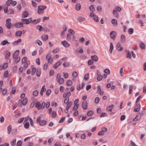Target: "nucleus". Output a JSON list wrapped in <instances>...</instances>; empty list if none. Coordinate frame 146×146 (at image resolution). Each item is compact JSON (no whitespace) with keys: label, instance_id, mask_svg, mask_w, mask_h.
I'll return each instance as SVG.
<instances>
[{"label":"nucleus","instance_id":"8","mask_svg":"<svg viewBox=\"0 0 146 146\" xmlns=\"http://www.w3.org/2000/svg\"><path fill=\"white\" fill-rule=\"evenodd\" d=\"M82 107L84 109H86L87 108V103L86 101H84L82 102Z\"/></svg>","mask_w":146,"mask_h":146},{"label":"nucleus","instance_id":"29","mask_svg":"<svg viewBox=\"0 0 146 146\" xmlns=\"http://www.w3.org/2000/svg\"><path fill=\"white\" fill-rule=\"evenodd\" d=\"M89 8L90 11L92 12L94 11L95 10V8L94 6L93 5H91L89 7Z\"/></svg>","mask_w":146,"mask_h":146},{"label":"nucleus","instance_id":"57","mask_svg":"<svg viewBox=\"0 0 146 146\" xmlns=\"http://www.w3.org/2000/svg\"><path fill=\"white\" fill-rule=\"evenodd\" d=\"M2 94L3 95L5 94L7 92V90L6 89H4L2 91Z\"/></svg>","mask_w":146,"mask_h":146},{"label":"nucleus","instance_id":"38","mask_svg":"<svg viewBox=\"0 0 146 146\" xmlns=\"http://www.w3.org/2000/svg\"><path fill=\"white\" fill-rule=\"evenodd\" d=\"M16 139H14L13 141H11V146H13L15 145L16 143Z\"/></svg>","mask_w":146,"mask_h":146},{"label":"nucleus","instance_id":"63","mask_svg":"<svg viewBox=\"0 0 146 146\" xmlns=\"http://www.w3.org/2000/svg\"><path fill=\"white\" fill-rule=\"evenodd\" d=\"M99 100H100V99H99V98L98 97H96L95 99V103L96 104H98L99 102Z\"/></svg>","mask_w":146,"mask_h":146},{"label":"nucleus","instance_id":"35","mask_svg":"<svg viewBox=\"0 0 146 146\" xmlns=\"http://www.w3.org/2000/svg\"><path fill=\"white\" fill-rule=\"evenodd\" d=\"M46 121L44 120H42L39 123V124L41 125H44L46 124Z\"/></svg>","mask_w":146,"mask_h":146},{"label":"nucleus","instance_id":"46","mask_svg":"<svg viewBox=\"0 0 146 146\" xmlns=\"http://www.w3.org/2000/svg\"><path fill=\"white\" fill-rule=\"evenodd\" d=\"M78 75L76 71L74 72L72 74V76L73 78L76 77Z\"/></svg>","mask_w":146,"mask_h":146},{"label":"nucleus","instance_id":"61","mask_svg":"<svg viewBox=\"0 0 146 146\" xmlns=\"http://www.w3.org/2000/svg\"><path fill=\"white\" fill-rule=\"evenodd\" d=\"M27 60V58L26 57H25L23 58V59L22 60V62L23 63H24L26 62Z\"/></svg>","mask_w":146,"mask_h":146},{"label":"nucleus","instance_id":"22","mask_svg":"<svg viewBox=\"0 0 146 146\" xmlns=\"http://www.w3.org/2000/svg\"><path fill=\"white\" fill-rule=\"evenodd\" d=\"M92 59L95 62H97L98 60V58L96 55H94L91 56Z\"/></svg>","mask_w":146,"mask_h":146},{"label":"nucleus","instance_id":"49","mask_svg":"<svg viewBox=\"0 0 146 146\" xmlns=\"http://www.w3.org/2000/svg\"><path fill=\"white\" fill-rule=\"evenodd\" d=\"M68 32L72 35H74V31L71 29H69L68 31Z\"/></svg>","mask_w":146,"mask_h":146},{"label":"nucleus","instance_id":"10","mask_svg":"<svg viewBox=\"0 0 146 146\" xmlns=\"http://www.w3.org/2000/svg\"><path fill=\"white\" fill-rule=\"evenodd\" d=\"M126 52L127 53L126 57L129 59H131V53L129 50H126Z\"/></svg>","mask_w":146,"mask_h":146},{"label":"nucleus","instance_id":"32","mask_svg":"<svg viewBox=\"0 0 146 146\" xmlns=\"http://www.w3.org/2000/svg\"><path fill=\"white\" fill-rule=\"evenodd\" d=\"M27 99L26 98H25L23 100L22 104L24 106H25L27 104Z\"/></svg>","mask_w":146,"mask_h":146},{"label":"nucleus","instance_id":"11","mask_svg":"<svg viewBox=\"0 0 146 146\" xmlns=\"http://www.w3.org/2000/svg\"><path fill=\"white\" fill-rule=\"evenodd\" d=\"M141 116H140L139 114L138 113L136 115V117L133 119V121H138L140 119Z\"/></svg>","mask_w":146,"mask_h":146},{"label":"nucleus","instance_id":"12","mask_svg":"<svg viewBox=\"0 0 146 146\" xmlns=\"http://www.w3.org/2000/svg\"><path fill=\"white\" fill-rule=\"evenodd\" d=\"M62 63L61 61H59L55 63L53 67L54 68L56 69L58 66L60 65Z\"/></svg>","mask_w":146,"mask_h":146},{"label":"nucleus","instance_id":"21","mask_svg":"<svg viewBox=\"0 0 146 146\" xmlns=\"http://www.w3.org/2000/svg\"><path fill=\"white\" fill-rule=\"evenodd\" d=\"M113 107V104L111 105L110 106H108L107 108V111L111 112L112 111V108Z\"/></svg>","mask_w":146,"mask_h":146},{"label":"nucleus","instance_id":"43","mask_svg":"<svg viewBox=\"0 0 146 146\" xmlns=\"http://www.w3.org/2000/svg\"><path fill=\"white\" fill-rule=\"evenodd\" d=\"M69 63L67 62H65L63 63V65L64 67H66L69 65Z\"/></svg>","mask_w":146,"mask_h":146},{"label":"nucleus","instance_id":"56","mask_svg":"<svg viewBox=\"0 0 146 146\" xmlns=\"http://www.w3.org/2000/svg\"><path fill=\"white\" fill-rule=\"evenodd\" d=\"M107 116V114L105 112H103L100 115V117H106Z\"/></svg>","mask_w":146,"mask_h":146},{"label":"nucleus","instance_id":"62","mask_svg":"<svg viewBox=\"0 0 146 146\" xmlns=\"http://www.w3.org/2000/svg\"><path fill=\"white\" fill-rule=\"evenodd\" d=\"M36 42L39 46H41L42 45L41 41L39 40H37L36 41Z\"/></svg>","mask_w":146,"mask_h":146},{"label":"nucleus","instance_id":"5","mask_svg":"<svg viewBox=\"0 0 146 146\" xmlns=\"http://www.w3.org/2000/svg\"><path fill=\"white\" fill-rule=\"evenodd\" d=\"M116 35V33L114 31H112L110 33V37L113 40H114Z\"/></svg>","mask_w":146,"mask_h":146},{"label":"nucleus","instance_id":"24","mask_svg":"<svg viewBox=\"0 0 146 146\" xmlns=\"http://www.w3.org/2000/svg\"><path fill=\"white\" fill-rule=\"evenodd\" d=\"M81 7V5L80 3L77 4L75 6V9L77 11L79 10Z\"/></svg>","mask_w":146,"mask_h":146},{"label":"nucleus","instance_id":"28","mask_svg":"<svg viewBox=\"0 0 146 146\" xmlns=\"http://www.w3.org/2000/svg\"><path fill=\"white\" fill-rule=\"evenodd\" d=\"M111 23L115 26H116L117 25V22L116 20L113 19L111 20Z\"/></svg>","mask_w":146,"mask_h":146},{"label":"nucleus","instance_id":"64","mask_svg":"<svg viewBox=\"0 0 146 146\" xmlns=\"http://www.w3.org/2000/svg\"><path fill=\"white\" fill-rule=\"evenodd\" d=\"M36 71V69L35 68H33L32 70L31 73L33 75L34 74Z\"/></svg>","mask_w":146,"mask_h":146},{"label":"nucleus","instance_id":"9","mask_svg":"<svg viewBox=\"0 0 146 146\" xmlns=\"http://www.w3.org/2000/svg\"><path fill=\"white\" fill-rule=\"evenodd\" d=\"M97 88H98V90H97L98 93H99L100 94V95H102L104 94V92L103 91H102V89L100 88V86H98L97 87Z\"/></svg>","mask_w":146,"mask_h":146},{"label":"nucleus","instance_id":"13","mask_svg":"<svg viewBox=\"0 0 146 146\" xmlns=\"http://www.w3.org/2000/svg\"><path fill=\"white\" fill-rule=\"evenodd\" d=\"M29 15V13L27 11H24L22 14V17L26 18Z\"/></svg>","mask_w":146,"mask_h":146},{"label":"nucleus","instance_id":"39","mask_svg":"<svg viewBox=\"0 0 146 146\" xmlns=\"http://www.w3.org/2000/svg\"><path fill=\"white\" fill-rule=\"evenodd\" d=\"M128 33L129 34H132L133 33V29L132 28H130L128 31Z\"/></svg>","mask_w":146,"mask_h":146},{"label":"nucleus","instance_id":"26","mask_svg":"<svg viewBox=\"0 0 146 146\" xmlns=\"http://www.w3.org/2000/svg\"><path fill=\"white\" fill-rule=\"evenodd\" d=\"M113 49V45L112 42L110 43L109 51L110 53L111 54L112 52V50Z\"/></svg>","mask_w":146,"mask_h":146},{"label":"nucleus","instance_id":"2","mask_svg":"<svg viewBox=\"0 0 146 146\" xmlns=\"http://www.w3.org/2000/svg\"><path fill=\"white\" fill-rule=\"evenodd\" d=\"M32 19V18H30L29 19H22L21 21L23 22L24 24H28L31 21Z\"/></svg>","mask_w":146,"mask_h":146},{"label":"nucleus","instance_id":"4","mask_svg":"<svg viewBox=\"0 0 146 146\" xmlns=\"http://www.w3.org/2000/svg\"><path fill=\"white\" fill-rule=\"evenodd\" d=\"M61 43L65 47H69L70 45V44L68 43L67 41L66 40L62 41L61 42Z\"/></svg>","mask_w":146,"mask_h":146},{"label":"nucleus","instance_id":"55","mask_svg":"<svg viewBox=\"0 0 146 146\" xmlns=\"http://www.w3.org/2000/svg\"><path fill=\"white\" fill-rule=\"evenodd\" d=\"M8 64L7 63H5L3 66V69H5L8 66Z\"/></svg>","mask_w":146,"mask_h":146},{"label":"nucleus","instance_id":"58","mask_svg":"<svg viewBox=\"0 0 146 146\" xmlns=\"http://www.w3.org/2000/svg\"><path fill=\"white\" fill-rule=\"evenodd\" d=\"M103 78V76L101 75H100L98 76L97 78V79L98 81L101 80Z\"/></svg>","mask_w":146,"mask_h":146},{"label":"nucleus","instance_id":"42","mask_svg":"<svg viewBox=\"0 0 146 146\" xmlns=\"http://www.w3.org/2000/svg\"><path fill=\"white\" fill-rule=\"evenodd\" d=\"M98 18V16L96 15H95L93 17V19L96 22H98L99 21Z\"/></svg>","mask_w":146,"mask_h":146},{"label":"nucleus","instance_id":"36","mask_svg":"<svg viewBox=\"0 0 146 146\" xmlns=\"http://www.w3.org/2000/svg\"><path fill=\"white\" fill-rule=\"evenodd\" d=\"M11 24L10 22H7L6 24V27L8 29H10L11 28Z\"/></svg>","mask_w":146,"mask_h":146},{"label":"nucleus","instance_id":"23","mask_svg":"<svg viewBox=\"0 0 146 146\" xmlns=\"http://www.w3.org/2000/svg\"><path fill=\"white\" fill-rule=\"evenodd\" d=\"M22 32L21 31H17L15 34L16 36L20 37L21 36Z\"/></svg>","mask_w":146,"mask_h":146},{"label":"nucleus","instance_id":"44","mask_svg":"<svg viewBox=\"0 0 146 146\" xmlns=\"http://www.w3.org/2000/svg\"><path fill=\"white\" fill-rule=\"evenodd\" d=\"M72 104V102H68L66 107V109H68L71 106Z\"/></svg>","mask_w":146,"mask_h":146},{"label":"nucleus","instance_id":"60","mask_svg":"<svg viewBox=\"0 0 146 146\" xmlns=\"http://www.w3.org/2000/svg\"><path fill=\"white\" fill-rule=\"evenodd\" d=\"M69 98L68 97H66L64 100V103L65 104H66L69 101Z\"/></svg>","mask_w":146,"mask_h":146},{"label":"nucleus","instance_id":"53","mask_svg":"<svg viewBox=\"0 0 146 146\" xmlns=\"http://www.w3.org/2000/svg\"><path fill=\"white\" fill-rule=\"evenodd\" d=\"M4 75L5 78H7L8 76L9 73L8 71H6L4 72Z\"/></svg>","mask_w":146,"mask_h":146},{"label":"nucleus","instance_id":"59","mask_svg":"<svg viewBox=\"0 0 146 146\" xmlns=\"http://www.w3.org/2000/svg\"><path fill=\"white\" fill-rule=\"evenodd\" d=\"M24 119V117H22L18 120V122L19 123H21L23 121Z\"/></svg>","mask_w":146,"mask_h":146},{"label":"nucleus","instance_id":"3","mask_svg":"<svg viewBox=\"0 0 146 146\" xmlns=\"http://www.w3.org/2000/svg\"><path fill=\"white\" fill-rule=\"evenodd\" d=\"M136 106L135 108L134 111L135 112H138L139 111L141 108V106L140 104H136Z\"/></svg>","mask_w":146,"mask_h":146},{"label":"nucleus","instance_id":"41","mask_svg":"<svg viewBox=\"0 0 146 146\" xmlns=\"http://www.w3.org/2000/svg\"><path fill=\"white\" fill-rule=\"evenodd\" d=\"M93 113V112L92 111L89 110V111L87 113V115L88 116H91Z\"/></svg>","mask_w":146,"mask_h":146},{"label":"nucleus","instance_id":"48","mask_svg":"<svg viewBox=\"0 0 146 146\" xmlns=\"http://www.w3.org/2000/svg\"><path fill=\"white\" fill-rule=\"evenodd\" d=\"M89 73L87 74H86L84 77V79L85 80H87L89 78Z\"/></svg>","mask_w":146,"mask_h":146},{"label":"nucleus","instance_id":"33","mask_svg":"<svg viewBox=\"0 0 146 146\" xmlns=\"http://www.w3.org/2000/svg\"><path fill=\"white\" fill-rule=\"evenodd\" d=\"M72 81L71 80H69L67 81L66 84L68 86H71L72 84Z\"/></svg>","mask_w":146,"mask_h":146},{"label":"nucleus","instance_id":"16","mask_svg":"<svg viewBox=\"0 0 146 146\" xmlns=\"http://www.w3.org/2000/svg\"><path fill=\"white\" fill-rule=\"evenodd\" d=\"M113 15L115 17L118 18L119 17V15L117 11L115 10H113Z\"/></svg>","mask_w":146,"mask_h":146},{"label":"nucleus","instance_id":"51","mask_svg":"<svg viewBox=\"0 0 146 146\" xmlns=\"http://www.w3.org/2000/svg\"><path fill=\"white\" fill-rule=\"evenodd\" d=\"M79 106L78 104L74 105V106L72 110L73 111L76 110L78 108Z\"/></svg>","mask_w":146,"mask_h":146},{"label":"nucleus","instance_id":"47","mask_svg":"<svg viewBox=\"0 0 146 146\" xmlns=\"http://www.w3.org/2000/svg\"><path fill=\"white\" fill-rule=\"evenodd\" d=\"M104 72L107 74H109L110 73V71L107 68L104 70Z\"/></svg>","mask_w":146,"mask_h":146},{"label":"nucleus","instance_id":"37","mask_svg":"<svg viewBox=\"0 0 146 146\" xmlns=\"http://www.w3.org/2000/svg\"><path fill=\"white\" fill-rule=\"evenodd\" d=\"M64 79L62 78H61L58 79V82L60 84H61L64 82Z\"/></svg>","mask_w":146,"mask_h":146},{"label":"nucleus","instance_id":"40","mask_svg":"<svg viewBox=\"0 0 146 146\" xmlns=\"http://www.w3.org/2000/svg\"><path fill=\"white\" fill-rule=\"evenodd\" d=\"M13 0H7L6 2V5L7 6H9L10 5V4L11 3Z\"/></svg>","mask_w":146,"mask_h":146},{"label":"nucleus","instance_id":"15","mask_svg":"<svg viewBox=\"0 0 146 146\" xmlns=\"http://www.w3.org/2000/svg\"><path fill=\"white\" fill-rule=\"evenodd\" d=\"M35 107L37 108L38 110L41 108V104L39 102H37L35 104Z\"/></svg>","mask_w":146,"mask_h":146},{"label":"nucleus","instance_id":"52","mask_svg":"<svg viewBox=\"0 0 146 146\" xmlns=\"http://www.w3.org/2000/svg\"><path fill=\"white\" fill-rule=\"evenodd\" d=\"M29 125H30L29 123L28 122H27L24 125V127L25 128L28 129L29 127Z\"/></svg>","mask_w":146,"mask_h":146},{"label":"nucleus","instance_id":"31","mask_svg":"<svg viewBox=\"0 0 146 146\" xmlns=\"http://www.w3.org/2000/svg\"><path fill=\"white\" fill-rule=\"evenodd\" d=\"M8 133L9 134L10 133L12 130V127L10 125H9L7 127Z\"/></svg>","mask_w":146,"mask_h":146},{"label":"nucleus","instance_id":"54","mask_svg":"<svg viewBox=\"0 0 146 146\" xmlns=\"http://www.w3.org/2000/svg\"><path fill=\"white\" fill-rule=\"evenodd\" d=\"M142 98V96L141 95L139 96L137 99L135 103L137 104L138 102L139 101L140 98Z\"/></svg>","mask_w":146,"mask_h":146},{"label":"nucleus","instance_id":"45","mask_svg":"<svg viewBox=\"0 0 146 146\" xmlns=\"http://www.w3.org/2000/svg\"><path fill=\"white\" fill-rule=\"evenodd\" d=\"M38 90H35L34 91L33 93V95L34 96H36L38 94Z\"/></svg>","mask_w":146,"mask_h":146},{"label":"nucleus","instance_id":"14","mask_svg":"<svg viewBox=\"0 0 146 146\" xmlns=\"http://www.w3.org/2000/svg\"><path fill=\"white\" fill-rule=\"evenodd\" d=\"M23 25V23L22 22H18L15 24V26L17 28H20Z\"/></svg>","mask_w":146,"mask_h":146},{"label":"nucleus","instance_id":"17","mask_svg":"<svg viewBox=\"0 0 146 146\" xmlns=\"http://www.w3.org/2000/svg\"><path fill=\"white\" fill-rule=\"evenodd\" d=\"M45 86L44 85L43 86L40 90V94L41 96H42L43 95V92L44 91H45L46 90V88H45Z\"/></svg>","mask_w":146,"mask_h":146},{"label":"nucleus","instance_id":"7","mask_svg":"<svg viewBox=\"0 0 146 146\" xmlns=\"http://www.w3.org/2000/svg\"><path fill=\"white\" fill-rule=\"evenodd\" d=\"M77 20L79 22L81 23L86 21V19L83 17L80 16L77 18Z\"/></svg>","mask_w":146,"mask_h":146},{"label":"nucleus","instance_id":"50","mask_svg":"<svg viewBox=\"0 0 146 146\" xmlns=\"http://www.w3.org/2000/svg\"><path fill=\"white\" fill-rule=\"evenodd\" d=\"M22 143V141L19 140L17 142L16 145L17 146H21Z\"/></svg>","mask_w":146,"mask_h":146},{"label":"nucleus","instance_id":"18","mask_svg":"<svg viewBox=\"0 0 146 146\" xmlns=\"http://www.w3.org/2000/svg\"><path fill=\"white\" fill-rule=\"evenodd\" d=\"M125 36L121 35V41L122 43H124L125 41Z\"/></svg>","mask_w":146,"mask_h":146},{"label":"nucleus","instance_id":"6","mask_svg":"<svg viewBox=\"0 0 146 146\" xmlns=\"http://www.w3.org/2000/svg\"><path fill=\"white\" fill-rule=\"evenodd\" d=\"M117 48L118 50L119 51H122L123 49V48L121 46V44L119 42L118 43L117 45Z\"/></svg>","mask_w":146,"mask_h":146},{"label":"nucleus","instance_id":"30","mask_svg":"<svg viewBox=\"0 0 146 146\" xmlns=\"http://www.w3.org/2000/svg\"><path fill=\"white\" fill-rule=\"evenodd\" d=\"M21 39H19L18 40L14 42L13 43V45H17L19 42H21Z\"/></svg>","mask_w":146,"mask_h":146},{"label":"nucleus","instance_id":"34","mask_svg":"<svg viewBox=\"0 0 146 146\" xmlns=\"http://www.w3.org/2000/svg\"><path fill=\"white\" fill-rule=\"evenodd\" d=\"M40 69H37L36 71V75L38 77H39L40 75Z\"/></svg>","mask_w":146,"mask_h":146},{"label":"nucleus","instance_id":"1","mask_svg":"<svg viewBox=\"0 0 146 146\" xmlns=\"http://www.w3.org/2000/svg\"><path fill=\"white\" fill-rule=\"evenodd\" d=\"M46 8V6H39L38 7V14H42L43 13V10Z\"/></svg>","mask_w":146,"mask_h":146},{"label":"nucleus","instance_id":"27","mask_svg":"<svg viewBox=\"0 0 146 146\" xmlns=\"http://www.w3.org/2000/svg\"><path fill=\"white\" fill-rule=\"evenodd\" d=\"M140 46L141 49L144 50L145 48V45L144 43L141 42L140 43Z\"/></svg>","mask_w":146,"mask_h":146},{"label":"nucleus","instance_id":"25","mask_svg":"<svg viewBox=\"0 0 146 146\" xmlns=\"http://www.w3.org/2000/svg\"><path fill=\"white\" fill-rule=\"evenodd\" d=\"M19 50H17L13 54V58H16L18 55L19 53Z\"/></svg>","mask_w":146,"mask_h":146},{"label":"nucleus","instance_id":"20","mask_svg":"<svg viewBox=\"0 0 146 146\" xmlns=\"http://www.w3.org/2000/svg\"><path fill=\"white\" fill-rule=\"evenodd\" d=\"M42 39L44 41H46L48 40V36L47 35H43L42 36Z\"/></svg>","mask_w":146,"mask_h":146},{"label":"nucleus","instance_id":"19","mask_svg":"<svg viewBox=\"0 0 146 146\" xmlns=\"http://www.w3.org/2000/svg\"><path fill=\"white\" fill-rule=\"evenodd\" d=\"M9 43H10L8 42V40H6L2 41L1 42V44L3 46L7 44H9Z\"/></svg>","mask_w":146,"mask_h":146}]
</instances>
